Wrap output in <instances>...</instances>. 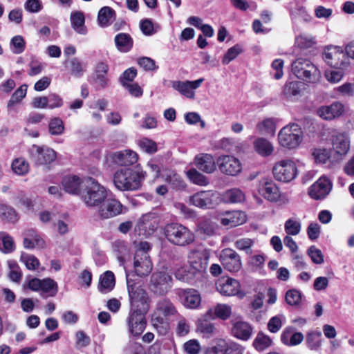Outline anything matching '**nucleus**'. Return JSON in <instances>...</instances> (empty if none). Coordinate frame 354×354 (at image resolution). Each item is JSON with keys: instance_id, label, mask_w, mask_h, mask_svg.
Listing matches in <instances>:
<instances>
[{"instance_id": "nucleus-3", "label": "nucleus", "mask_w": 354, "mask_h": 354, "mask_svg": "<svg viewBox=\"0 0 354 354\" xmlns=\"http://www.w3.org/2000/svg\"><path fill=\"white\" fill-rule=\"evenodd\" d=\"M127 283L131 310L147 313L150 307V299L147 291L139 282L134 281L130 274H127Z\"/></svg>"}, {"instance_id": "nucleus-8", "label": "nucleus", "mask_w": 354, "mask_h": 354, "mask_svg": "<svg viewBox=\"0 0 354 354\" xmlns=\"http://www.w3.org/2000/svg\"><path fill=\"white\" fill-rule=\"evenodd\" d=\"M332 155L331 157L335 161L343 159L350 149V140L346 133L333 129L330 132Z\"/></svg>"}, {"instance_id": "nucleus-9", "label": "nucleus", "mask_w": 354, "mask_h": 354, "mask_svg": "<svg viewBox=\"0 0 354 354\" xmlns=\"http://www.w3.org/2000/svg\"><path fill=\"white\" fill-rule=\"evenodd\" d=\"M276 180L288 183L293 180L297 174L295 163L291 160H283L277 162L272 169Z\"/></svg>"}, {"instance_id": "nucleus-60", "label": "nucleus", "mask_w": 354, "mask_h": 354, "mask_svg": "<svg viewBox=\"0 0 354 354\" xmlns=\"http://www.w3.org/2000/svg\"><path fill=\"white\" fill-rule=\"evenodd\" d=\"M10 45L12 46L11 49L13 53L20 54L25 50L26 42L21 36L17 35L12 37L10 41Z\"/></svg>"}, {"instance_id": "nucleus-64", "label": "nucleus", "mask_w": 354, "mask_h": 354, "mask_svg": "<svg viewBox=\"0 0 354 354\" xmlns=\"http://www.w3.org/2000/svg\"><path fill=\"white\" fill-rule=\"evenodd\" d=\"M189 330L190 326L187 320L185 317H180L176 326V335L180 337H183L187 335L189 333Z\"/></svg>"}, {"instance_id": "nucleus-15", "label": "nucleus", "mask_w": 354, "mask_h": 354, "mask_svg": "<svg viewBox=\"0 0 354 354\" xmlns=\"http://www.w3.org/2000/svg\"><path fill=\"white\" fill-rule=\"evenodd\" d=\"M220 171L226 175L236 176L242 170L241 164L239 159L232 156H222L217 159Z\"/></svg>"}, {"instance_id": "nucleus-48", "label": "nucleus", "mask_w": 354, "mask_h": 354, "mask_svg": "<svg viewBox=\"0 0 354 354\" xmlns=\"http://www.w3.org/2000/svg\"><path fill=\"white\" fill-rule=\"evenodd\" d=\"M321 336L320 331H312L307 333L306 337V342L308 347L311 350L317 349L321 345Z\"/></svg>"}, {"instance_id": "nucleus-44", "label": "nucleus", "mask_w": 354, "mask_h": 354, "mask_svg": "<svg viewBox=\"0 0 354 354\" xmlns=\"http://www.w3.org/2000/svg\"><path fill=\"white\" fill-rule=\"evenodd\" d=\"M259 131L263 135L274 136L276 129L274 121L271 118H267L257 125Z\"/></svg>"}, {"instance_id": "nucleus-26", "label": "nucleus", "mask_w": 354, "mask_h": 354, "mask_svg": "<svg viewBox=\"0 0 354 354\" xmlns=\"http://www.w3.org/2000/svg\"><path fill=\"white\" fill-rule=\"evenodd\" d=\"M247 220L245 214L242 211L227 212L220 219L221 223L228 227H234L244 223Z\"/></svg>"}, {"instance_id": "nucleus-17", "label": "nucleus", "mask_w": 354, "mask_h": 354, "mask_svg": "<svg viewBox=\"0 0 354 354\" xmlns=\"http://www.w3.org/2000/svg\"><path fill=\"white\" fill-rule=\"evenodd\" d=\"M217 291L225 296H234L240 295L241 297L243 294L240 292L239 282L232 278L221 279L216 283Z\"/></svg>"}, {"instance_id": "nucleus-56", "label": "nucleus", "mask_w": 354, "mask_h": 354, "mask_svg": "<svg viewBox=\"0 0 354 354\" xmlns=\"http://www.w3.org/2000/svg\"><path fill=\"white\" fill-rule=\"evenodd\" d=\"M300 93L299 83L298 82H290L286 83L283 88V93L286 98L297 96Z\"/></svg>"}, {"instance_id": "nucleus-58", "label": "nucleus", "mask_w": 354, "mask_h": 354, "mask_svg": "<svg viewBox=\"0 0 354 354\" xmlns=\"http://www.w3.org/2000/svg\"><path fill=\"white\" fill-rule=\"evenodd\" d=\"M26 91L27 88L26 85H23L17 88L8 101V107H12L19 103L26 96Z\"/></svg>"}, {"instance_id": "nucleus-33", "label": "nucleus", "mask_w": 354, "mask_h": 354, "mask_svg": "<svg viewBox=\"0 0 354 354\" xmlns=\"http://www.w3.org/2000/svg\"><path fill=\"white\" fill-rule=\"evenodd\" d=\"M115 284L114 274L111 271H106L100 276L97 286L98 290L102 293L111 292Z\"/></svg>"}, {"instance_id": "nucleus-23", "label": "nucleus", "mask_w": 354, "mask_h": 354, "mask_svg": "<svg viewBox=\"0 0 354 354\" xmlns=\"http://www.w3.org/2000/svg\"><path fill=\"white\" fill-rule=\"evenodd\" d=\"M209 258V255L205 251L192 250L188 255V261L193 270L203 272L207 267Z\"/></svg>"}, {"instance_id": "nucleus-52", "label": "nucleus", "mask_w": 354, "mask_h": 354, "mask_svg": "<svg viewBox=\"0 0 354 354\" xmlns=\"http://www.w3.org/2000/svg\"><path fill=\"white\" fill-rule=\"evenodd\" d=\"M295 46L300 49H307L315 44V40L311 35H300L295 38Z\"/></svg>"}, {"instance_id": "nucleus-25", "label": "nucleus", "mask_w": 354, "mask_h": 354, "mask_svg": "<svg viewBox=\"0 0 354 354\" xmlns=\"http://www.w3.org/2000/svg\"><path fill=\"white\" fill-rule=\"evenodd\" d=\"M194 164L198 170L207 174H212L216 169L214 158L209 153H203L196 155Z\"/></svg>"}, {"instance_id": "nucleus-41", "label": "nucleus", "mask_w": 354, "mask_h": 354, "mask_svg": "<svg viewBox=\"0 0 354 354\" xmlns=\"http://www.w3.org/2000/svg\"><path fill=\"white\" fill-rule=\"evenodd\" d=\"M167 182L173 189L183 190L186 187V184L179 174L175 171L169 172L165 178Z\"/></svg>"}, {"instance_id": "nucleus-29", "label": "nucleus", "mask_w": 354, "mask_h": 354, "mask_svg": "<svg viewBox=\"0 0 354 354\" xmlns=\"http://www.w3.org/2000/svg\"><path fill=\"white\" fill-rule=\"evenodd\" d=\"M84 180H82L77 176H66L62 179V186L64 190L72 194L79 195L82 192Z\"/></svg>"}, {"instance_id": "nucleus-39", "label": "nucleus", "mask_w": 354, "mask_h": 354, "mask_svg": "<svg viewBox=\"0 0 354 354\" xmlns=\"http://www.w3.org/2000/svg\"><path fill=\"white\" fill-rule=\"evenodd\" d=\"M187 178L189 180L199 186H206L209 183L207 176L200 173L196 169L192 168L186 172Z\"/></svg>"}, {"instance_id": "nucleus-6", "label": "nucleus", "mask_w": 354, "mask_h": 354, "mask_svg": "<svg viewBox=\"0 0 354 354\" xmlns=\"http://www.w3.org/2000/svg\"><path fill=\"white\" fill-rule=\"evenodd\" d=\"M303 132L297 124H290L282 128L279 134V144L288 149H294L302 141Z\"/></svg>"}, {"instance_id": "nucleus-51", "label": "nucleus", "mask_w": 354, "mask_h": 354, "mask_svg": "<svg viewBox=\"0 0 354 354\" xmlns=\"http://www.w3.org/2000/svg\"><path fill=\"white\" fill-rule=\"evenodd\" d=\"M207 319H208L205 317V319L198 322L197 330L203 335L209 337L214 333L216 328L214 324L209 322Z\"/></svg>"}, {"instance_id": "nucleus-20", "label": "nucleus", "mask_w": 354, "mask_h": 354, "mask_svg": "<svg viewBox=\"0 0 354 354\" xmlns=\"http://www.w3.org/2000/svg\"><path fill=\"white\" fill-rule=\"evenodd\" d=\"M178 295L180 302L187 308L194 309L201 304V295L195 289H180L178 291Z\"/></svg>"}, {"instance_id": "nucleus-4", "label": "nucleus", "mask_w": 354, "mask_h": 354, "mask_svg": "<svg viewBox=\"0 0 354 354\" xmlns=\"http://www.w3.org/2000/svg\"><path fill=\"white\" fill-rule=\"evenodd\" d=\"M167 240L173 245L185 247L194 243V233L185 225L178 223L167 224L164 227Z\"/></svg>"}, {"instance_id": "nucleus-34", "label": "nucleus", "mask_w": 354, "mask_h": 354, "mask_svg": "<svg viewBox=\"0 0 354 354\" xmlns=\"http://www.w3.org/2000/svg\"><path fill=\"white\" fill-rule=\"evenodd\" d=\"M116 13L115 10L109 7H102L98 12L97 23L100 27H107L115 19Z\"/></svg>"}, {"instance_id": "nucleus-31", "label": "nucleus", "mask_w": 354, "mask_h": 354, "mask_svg": "<svg viewBox=\"0 0 354 354\" xmlns=\"http://www.w3.org/2000/svg\"><path fill=\"white\" fill-rule=\"evenodd\" d=\"M231 314L232 308L230 306L218 304L214 308H209L204 315V317L210 319L218 317L226 320L230 317Z\"/></svg>"}, {"instance_id": "nucleus-63", "label": "nucleus", "mask_w": 354, "mask_h": 354, "mask_svg": "<svg viewBox=\"0 0 354 354\" xmlns=\"http://www.w3.org/2000/svg\"><path fill=\"white\" fill-rule=\"evenodd\" d=\"M284 317L283 315H276L272 317L268 323V329L272 333H277L283 325V320Z\"/></svg>"}, {"instance_id": "nucleus-11", "label": "nucleus", "mask_w": 354, "mask_h": 354, "mask_svg": "<svg viewBox=\"0 0 354 354\" xmlns=\"http://www.w3.org/2000/svg\"><path fill=\"white\" fill-rule=\"evenodd\" d=\"M28 286L33 291L40 292L41 296L45 299L55 296L58 291L57 283L50 278L32 279L28 281Z\"/></svg>"}, {"instance_id": "nucleus-7", "label": "nucleus", "mask_w": 354, "mask_h": 354, "mask_svg": "<svg viewBox=\"0 0 354 354\" xmlns=\"http://www.w3.org/2000/svg\"><path fill=\"white\" fill-rule=\"evenodd\" d=\"M323 59L330 66L339 69H345L350 65V59L345 50L341 47L330 46L325 48L323 53Z\"/></svg>"}, {"instance_id": "nucleus-47", "label": "nucleus", "mask_w": 354, "mask_h": 354, "mask_svg": "<svg viewBox=\"0 0 354 354\" xmlns=\"http://www.w3.org/2000/svg\"><path fill=\"white\" fill-rule=\"evenodd\" d=\"M15 250L13 239L4 232L0 233V250L4 253L12 252Z\"/></svg>"}, {"instance_id": "nucleus-1", "label": "nucleus", "mask_w": 354, "mask_h": 354, "mask_svg": "<svg viewBox=\"0 0 354 354\" xmlns=\"http://www.w3.org/2000/svg\"><path fill=\"white\" fill-rule=\"evenodd\" d=\"M145 174V171L138 167L120 169L113 175V183L120 191H136L141 187Z\"/></svg>"}, {"instance_id": "nucleus-61", "label": "nucleus", "mask_w": 354, "mask_h": 354, "mask_svg": "<svg viewBox=\"0 0 354 354\" xmlns=\"http://www.w3.org/2000/svg\"><path fill=\"white\" fill-rule=\"evenodd\" d=\"M301 300V293L296 289H291L286 293V301L290 306L298 305Z\"/></svg>"}, {"instance_id": "nucleus-38", "label": "nucleus", "mask_w": 354, "mask_h": 354, "mask_svg": "<svg viewBox=\"0 0 354 354\" xmlns=\"http://www.w3.org/2000/svg\"><path fill=\"white\" fill-rule=\"evenodd\" d=\"M254 149L263 157L270 156L274 151L272 143L263 138H259L254 142Z\"/></svg>"}, {"instance_id": "nucleus-10", "label": "nucleus", "mask_w": 354, "mask_h": 354, "mask_svg": "<svg viewBox=\"0 0 354 354\" xmlns=\"http://www.w3.org/2000/svg\"><path fill=\"white\" fill-rule=\"evenodd\" d=\"M172 277L166 271H156L152 274L150 280V288L156 295H164L172 286Z\"/></svg>"}, {"instance_id": "nucleus-24", "label": "nucleus", "mask_w": 354, "mask_h": 354, "mask_svg": "<svg viewBox=\"0 0 354 354\" xmlns=\"http://www.w3.org/2000/svg\"><path fill=\"white\" fill-rule=\"evenodd\" d=\"M110 157L113 162L120 166H131L138 160L137 153L131 149L115 151Z\"/></svg>"}, {"instance_id": "nucleus-62", "label": "nucleus", "mask_w": 354, "mask_h": 354, "mask_svg": "<svg viewBox=\"0 0 354 354\" xmlns=\"http://www.w3.org/2000/svg\"><path fill=\"white\" fill-rule=\"evenodd\" d=\"M21 260L23 261L28 270H35L39 266V260L33 255L22 253Z\"/></svg>"}, {"instance_id": "nucleus-46", "label": "nucleus", "mask_w": 354, "mask_h": 354, "mask_svg": "<svg viewBox=\"0 0 354 354\" xmlns=\"http://www.w3.org/2000/svg\"><path fill=\"white\" fill-rule=\"evenodd\" d=\"M151 324L160 335H166L169 332V324L160 317H152Z\"/></svg>"}, {"instance_id": "nucleus-59", "label": "nucleus", "mask_w": 354, "mask_h": 354, "mask_svg": "<svg viewBox=\"0 0 354 354\" xmlns=\"http://www.w3.org/2000/svg\"><path fill=\"white\" fill-rule=\"evenodd\" d=\"M241 52L242 48L239 45H235L229 48L227 53L223 55L222 59L223 64H228L230 62L234 60Z\"/></svg>"}, {"instance_id": "nucleus-28", "label": "nucleus", "mask_w": 354, "mask_h": 354, "mask_svg": "<svg viewBox=\"0 0 354 354\" xmlns=\"http://www.w3.org/2000/svg\"><path fill=\"white\" fill-rule=\"evenodd\" d=\"M158 227V221L157 217L153 213L143 215L138 221L136 228L140 232L145 233H153Z\"/></svg>"}, {"instance_id": "nucleus-27", "label": "nucleus", "mask_w": 354, "mask_h": 354, "mask_svg": "<svg viewBox=\"0 0 354 354\" xmlns=\"http://www.w3.org/2000/svg\"><path fill=\"white\" fill-rule=\"evenodd\" d=\"M215 194L212 191H201L194 194L189 198L190 203L201 208H209L214 204Z\"/></svg>"}, {"instance_id": "nucleus-42", "label": "nucleus", "mask_w": 354, "mask_h": 354, "mask_svg": "<svg viewBox=\"0 0 354 354\" xmlns=\"http://www.w3.org/2000/svg\"><path fill=\"white\" fill-rule=\"evenodd\" d=\"M156 309L165 317L174 315L176 313L174 304L167 299L159 300L156 304Z\"/></svg>"}, {"instance_id": "nucleus-2", "label": "nucleus", "mask_w": 354, "mask_h": 354, "mask_svg": "<svg viewBox=\"0 0 354 354\" xmlns=\"http://www.w3.org/2000/svg\"><path fill=\"white\" fill-rule=\"evenodd\" d=\"M107 196L108 191L105 187L93 178H84L80 198L88 208L96 209Z\"/></svg>"}, {"instance_id": "nucleus-21", "label": "nucleus", "mask_w": 354, "mask_h": 354, "mask_svg": "<svg viewBox=\"0 0 354 354\" xmlns=\"http://www.w3.org/2000/svg\"><path fill=\"white\" fill-rule=\"evenodd\" d=\"M133 266L135 272L139 277L147 276L152 270V263L149 254L142 252H136Z\"/></svg>"}, {"instance_id": "nucleus-30", "label": "nucleus", "mask_w": 354, "mask_h": 354, "mask_svg": "<svg viewBox=\"0 0 354 354\" xmlns=\"http://www.w3.org/2000/svg\"><path fill=\"white\" fill-rule=\"evenodd\" d=\"M259 192L266 199L272 202L278 201L281 196L278 187L272 180L263 182L259 186Z\"/></svg>"}, {"instance_id": "nucleus-55", "label": "nucleus", "mask_w": 354, "mask_h": 354, "mask_svg": "<svg viewBox=\"0 0 354 354\" xmlns=\"http://www.w3.org/2000/svg\"><path fill=\"white\" fill-rule=\"evenodd\" d=\"M291 17L294 20H301L308 22L312 19V17L303 6H297L291 11Z\"/></svg>"}, {"instance_id": "nucleus-57", "label": "nucleus", "mask_w": 354, "mask_h": 354, "mask_svg": "<svg viewBox=\"0 0 354 354\" xmlns=\"http://www.w3.org/2000/svg\"><path fill=\"white\" fill-rule=\"evenodd\" d=\"M138 145L142 151L148 153H154L158 149L156 142L147 138L139 140Z\"/></svg>"}, {"instance_id": "nucleus-37", "label": "nucleus", "mask_w": 354, "mask_h": 354, "mask_svg": "<svg viewBox=\"0 0 354 354\" xmlns=\"http://www.w3.org/2000/svg\"><path fill=\"white\" fill-rule=\"evenodd\" d=\"M114 41L117 48L120 52H129L133 47V39L127 33H119L116 35Z\"/></svg>"}, {"instance_id": "nucleus-49", "label": "nucleus", "mask_w": 354, "mask_h": 354, "mask_svg": "<svg viewBox=\"0 0 354 354\" xmlns=\"http://www.w3.org/2000/svg\"><path fill=\"white\" fill-rule=\"evenodd\" d=\"M301 223L299 220L295 218H289L288 219L284 224V230L286 236H296L297 235L301 230Z\"/></svg>"}, {"instance_id": "nucleus-12", "label": "nucleus", "mask_w": 354, "mask_h": 354, "mask_svg": "<svg viewBox=\"0 0 354 354\" xmlns=\"http://www.w3.org/2000/svg\"><path fill=\"white\" fill-rule=\"evenodd\" d=\"M123 209H127L118 200L107 196L96 210L100 218L108 219L123 213Z\"/></svg>"}, {"instance_id": "nucleus-53", "label": "nucleus", "mask_w": 354, "mask_h": 354, "mask_svg": "<svg viewBox=\"0 0 354 354\" xmlns=\"http://www.w3.org/2000/svg\"><path fill=\"white\" fill-rule=\"evenodd\" d=\"M48 130L51 135L58 136L62 134L64 131L63 121L59 118H52L48 124Z\"/></svg>"}, {"instance_id": "nucleus-18", "label": "nucleus", "mask_w": 354, "mask_h": 354, "mask_svg": "<svg viewBox=\"0 0 354 354\" xmlns=\"http://www.w3.org/2000/svg\"><path fill=\"white\" fill-rule=\"evenodd\" d=\"M147 313L130 310L128 326L133 335L138 336L144 331L147 323L145 316Z\"/></svg>"}, {"instance_id": "nucleus-13", "label": "nucleus", "mask_w": 354, "mask_h": 354, "mask_svg": "<svg viewBox=\"0 0 354 354\" xmlns=\"http://www.w3.org/2000/svg\"><path fill=\"white\" fill-rule=\"evenodd\" d=\"M29 151L32 160L37 165H47L56 158L55 151L50 148L33 145Z\"/></svg>"}, {"instance_id": "nucleus-32", "label": "nucleus", "mask_w": 354, "mask_h": 354, "mask_svg": "<svg viewBox=\"0 0 354 354\" xmlns=\"http://www.w3.org/2000/svg\"><path fill=\"white\" fill-rule=\"evenodd\" d=\"M70 21L72 28L77 33L82 35H86L87 34L88 29L85 26V17L82 12H72Z\"/></svg>"}, {"instance_id": "nucleus-16", "label": "nucleus", "mask_w": 354, "mask_h": 354, "mask_svg": "<svg viewBox=\"0 0 354 354\" xmlns=\"http://www.w3.org/2000/svg\"><path fill=\"white\" fill-rule=\"evenodd\" d=\"M220 261L229 272H238L241 268L240 256L231 248H225L221 251Z\"/></svg>"}, {"instance_id": "nucleus-22", "label": "nucleus", "mask_w": 354, "mask_h": 354, "mask_svg": "<svg viewBox=\"0 0 354 354\" xmlns=\"http://www.w3.org/2000/svg\"><path fill=\"white\" fill-rule=\"evenodd\" d=\"M332 183L326 177L319 178L309 189V195L314 199L319 200L325 198L330 192Z\"/></svg>"}, {"instance_id": "nucleus-54", "label": "nucleus", "mask_w": 354, "mask_h": 354, "mask_svg": "<svg viewBox=\"0 0 354 354\" xmlns=\"http://www.w3.org/2000/svg\"><path fill=\"white\" fill-rule=\"evenodd\" d=\"M12 169L17 175H24L29 169L28 163L23 158H17L12 163Z\"/></svg>"}, {"instance_id": "nucleus-45", "label": "nucleus", "mask_w": 354, "mask_h": 354, "mask_svg": "<svg viewBox=\"0 0 354 354\" xmlns=\"http://www.w3.org/2000/svg\"><path fill=\"white\" fill-rule=\"evenodd\" d=\"M272 344V341L268 335L259 333L254 340L253 346L257 351H262L270 347Z\"/></svg>"}, {"instance_id": "nucleus-36", "label": "nucleus", "mask_w": 354, "mask_h": 354, "mask_svg": "<svg viewBox=\"0 0 354 354\" xmlns=\"http://www.w3.org/2000/svg\"><path fill=\"white\" fill-rule=\"evenodd\" d=\"M222 198L227 203H239L245 199V194L239 188L226 190L222 195Z\"/></svg>"}, {"instance_id": "nucleus-50", "label": "nucleus", "mask_w": 354, "mask_h": 354, "mask_svg": "<svg viewBox=\"0 0 354 354\" xmlns=\"http://www.w3.org/2000/svg\"><path fill=\"white\" fill-rule=\"evenodd\" d=\"M43 241L40 239L36 234V232L32 230H28L26 236L24 239V246L28 249H32L36 245H41Z\"/></svg>"}, {"instance_id": "nucleus-43", "label": "nucleus", "mask_w": 354, "mask_h": 354, "mask_svg": "<svg viewBox=\"0 0 354 354\" xmlns=\"http://www.w3.org/2000/svg\"><path fill=\"white\" fill-rule=\"evenodd\" d=\"M69 64V69L71 75L75 77H81L86 71V66L77 57L72 58L67 61Z\"/></svg>"}, {"instance_id": "nucleus-5", "label": "nucleus", "mask_w": 354, "mask_h": 354, "mask_svg": "<svg viewBox=\"0 0 354 354\" xmlns=\"http://www.w3.org/2000/svg\"><path fill=\"white\" fill-rule=\"evenodd\" d=\"M293 74L303 81L316 82L320 77V72L313 62L306 58L299 57L292 63Z\"/></svg>"}, {"instance_id": "nucleus-35", "label": "nucleus", "mask_w": 354, "mask_h": 354, "mask_svg": "<svg viewBox=\"0 0 354 354\" xmlns=\"http://www.w3.org/2000/svg\"><path fill=\"white\" fill-rule=\"evenodd\" d=\"M252 330L250 325L242 321L235 322L232 328L234 336L243 340H247L250 337Z\"/></svg>"}, {"instance_id": "nucleus-14", "label": "nucleus", "mask_w": 354, "mask_h": 354, "mask_svg": "<svg viewBox=\"0 0 354 354\" xmlns=\"http://www.w3.org/2000/svg\"><path fill=\"white\" fill-rule=\"evenodd\" d=\"M204 78L201 77L194 81H172L171 82V87L177 91L179 93L184 95L187 98L194 99L195 97L194 90L201 86L204 82Z\"/></svg>"}, {"instance_id": "nucleus-40", "label": "nucleus", "mask_w": 354, "mask_h": 354, "mask_svg": "<svg viewBox=\"0 0 354 354\" xmlns=\"http://www.w3.org/2000/svg\"><path fill=\"white\" fill-rule=\"evenodd\" d=\"M0 218L7 222L15 223L19 219V216L13 207L0 204Z\"/></svg>"}, {"instance_id": "nucleus-19", "label": "nucleus", "mask_w": 354, "mask_h": 354, "mask_svg": "<svg viewBox=\"0 0 354 354\" xmlns=\"http://www.w3.org/2000/svg\"><path fill=\"white\" fill-rule=\"evenodd\" d=\"M344 111V105L339 102H335L330 105L321 106L317 109V113L324 120H333L340 117Z\"/></svg>"}]
</instances>
